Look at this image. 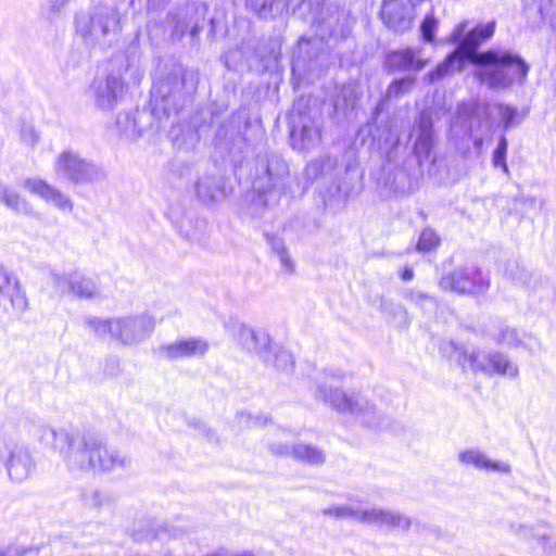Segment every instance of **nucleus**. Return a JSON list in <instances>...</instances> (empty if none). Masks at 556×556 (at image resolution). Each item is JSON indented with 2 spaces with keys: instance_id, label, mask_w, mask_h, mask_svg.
<instances>
[{
  "instance_id": "f257e3e1",
  "label": "nucleus",
  "mask_w": 556,
  "mask_h": 556,
  "mask_svg": "<svg viewBox=\"0 0 556 556\" xmlns=\"http://www.w3.org/2000/svg\"><path fill=\"white\" fill-rule=\"evenodd\" d=\"M249 212L262 216L266 208L277 205L281 197L292 193L289 166L283 157L270 152L257 155L252 174Z\"/></svg>"
},
{
  "instance_id": "f03ea898",
  "label": "nucleus",
  "mask_w": 556,
  "mask_h": 556,
  "mask_svg": "<svg viewBox=\"0 0 556 556\" xmlns=\"http://www.w3.org/2000/svg\"><path fill=\"white\" fill-rule=\"evenodd\" d=\"M466 27V23H460L454 28L450 40L457 43L455 50L425 76L426 81L433 84L455 71H462L465 63L479 66L477 75L481 81L484 80L486 52L479 51V48L486 40V25H478L465 34Z\"/></svg>"
},
{
  "instance_id": "7ed1b4c3",
  "label": "nucleus",
  "mask_w": 556,
  "mask_h": 556,
  "mask_svg": "<svg viewBox=\"0 0 556 556\" xmlns=\"http://www.w3.org/2000/svg\"><path fill=\"white\" fill-rule=\"evenodd\" d=\"M346 372L340 368H328L323 372V380L317 383L315 397L329 404L333 409L350 414L359 422L369 428L383 426V416L361 393H348L339 388L327 386V380L343 381Z\"/></svg>"
},
{
  "instance_id": "20e7f679",
  "label": "nucleus",
  "mask_w": 556,
  "mask_h": 556,
  "mask_svg": "<svg viewBox=\"0 0 556 556\" xmlns=\"http://www.w3.org/2000/svg\"><path fill=\"white\" fill-rule=\"evenodd\" d=\"M199 73L194 70L175 67L165 78L154 84L151 91L152 114L156 117L177 113L187 99L197 90Z\"/></svg>"
},
{
  "instance_id": "39448f33",
  "label": "nucleus",
  "mask_w": 556,
  "mask_h": 556,
  "mask_svg": "<svg viewBox=\"0 0 556 556\" xmlns=\"http://www.w3.org/2000/svg\"><path fill=\"white\" fill-rule=\"evenodd\" d=\"M85 324L100 338L110 336L125 345H137L154 330L155 320L147 313L123 317L101 319L86 317Z\"/></svg>"
},
{
  "instance_id": "423d86ee",
  "label": "nucleus",
  "mask_w": 556,
  "mask_h": 556,
  "mask_svg": "<svg viewBox=\"0 0 556 556\" xmlns=\"http://www.w3.org/2000/svg\"><path fill=\"white\" fill-rule=\"evenodd\" d=\"M119 21V13L114 5L100 3L76 14L75 30L85 43L102 45L118 34Z\"/></svg>"
},
{
  "instance_id": "0eeeda50",
  "label": "nucleus",
  "mask_w": 556,
  "mask_h": 556,
  "mask_svg": "<svg viewBox=\"0 0 556 556\" xmlns=\"http://www.w3.org/2000/svg\"><path fill=\"white\" fill-rule=\"evenodd\" d=\"M529 71L520 55L500 48L489 49V89L505 91L523 86Z\"/></svg>"
},
{
  "instance_id": "6e6552de",
  "label": "nucleus",
  "mask_w": 556,
  "mask_h": 556,
  "mask_svg": "<svg viewBox=\"0 0 556 556\" xmlns=\"http://www.w3.org/2000/svg\"><path fill=\"white\" fill-rule=\"evenodd\" d=\"M290 138L293 149L305 151L319 144L321 140V114L311 108L309 100L294 101L290 114Z\"/></svg>"
},
{
  "instance_id": "1a4fd4ad",
  "label": "nucleus",
  "mask_w": 556,
  "mask_h": 556,
  "mask_svg": "<svg viewBox=\"0 0 556 556\" xmlns=\"http://www.w3.org/2000/svg\"><path fill=\"white\" fill-rule=\"evenodd\" d=\"M64 444L60 446V454L71 470H91L96 462V453L100 448V437L86 431L71 430L63 433ZM106 460H99L102 466L108 467Z\"/></svg>"
},
{
  "instance_id": "9d476101",
  "label": "nucleus",
  "mask_w": 556,
  "mask_h": 556,
  "mask_svg": "<svg viewBox=\"0 0 556 556\" xmlns=\"http://www.w3.org/2000/svg\"><path fill=\"white\" fill-rule=\"evenodd\" d=\"M526 117V111H520L518 108L504 102H494L489 105V121L503 131L492 155V165L495 169L502 170L507 178H509V169L506 163L508 142L505 132L521 125Z\"/></svg>"
},
{
  "instance_id": "9b49d317",
  "label": "nucleus",
  "mask_w": 556,
  "mask_h": 556,
  "mask_svg": "<svg viewBox=\"0 0 556 556\" xmlns=\"http://www.w3.org/2000/svg\"><path fill=\"white\" fill-rule=\"evenodd\" d=\"M54 170L58 177L76 185L99 181L105 176L100 166L72 150H65L58 156Z\"/></svg>"
},
{
  "instance_id": "f8f14e48",
  "label": "nucleus",
  "mask_w": 556,
  "mask_h": 556,
  "mask_svg": "<svg viewBox=\"0 0 556 556\" xmlns=\"http://www.w3.org/2000/svg\"><path fill=\"white\" fill-rule=\"evenodd\" d=\"M0 460L4 465L9 478L17 483L30 478L37 468L30 450L21 444L5 445L0 451Z\"/></svg>"
},
{
  "instance_id": "ddd939ff",
  "label": "nucleus",
  "mask_w": 556,
  "mask_h": 556,
  "mask_svg": "<svg viewBox=\"0 0 556 556\" xmlns=\"http://www.w3.org/2000/svg\"><path fill=\"white\" fill-rule=\"evenodd\" d=\"M96 108L112 111L125 93V81L121 71L110 72L105 77H98L90 86Z\"/></svg>"
},
{
  "instance_id": "4468645a",
  "label": "nucleus",
  "mask_w": 556,
  "mask_h": 556,
  "mask_svg": "<svg viewBox=\"0 0 556 556\" xmlns=\"http://www.w3.org/2000/svg\"><path fill=\"white\" fill-rule=\"evenodd\" d=\"M50 277L53 287L61 294H73L80 299H93L100 294L96 281L78 271L65 274L52 270Z\"/></svg>"
},
{
  "instance_id": "2eb2a0df",
  "label": "nucleus",
  "mask_w": 556,
  "mask_h": 556,
  "mask_svg": "<svg viewBox=\"0 0 556 556\" xmlns=\"http://www.w3.org/2000/svg\"><path fill=\"white\" fill-rule=\"evenodd\" d=\"M205 5L195 3L187 4L177 11L168 13V23L172 25V36L175 39L182 38L187 33L191 38L198 37L204 21Z\"/></svg>"
},
{
  "instance_id": "dca6fc26",
  "label": "nucleus",
  "mask_w": 556,
  "mask_h": 556,
  "mask_svg": "<svg viewBox=\"0 0 556 556\" xmlns=\"http://www.w3.org/2000/svg\"><path fill=\"white\" fill-rule=\"evenodd\" d=\"M476 126H481L476 113V105L472 103L459 104L450 127L452 138L457 141H464L467 138L472 139L476 147H481L483 138L478 136Z\"/></svg>"
},
{
  "instance_id": "f3484780",
  "label": "nucleus",
  "mask_w": 556,
  "mask_h": 556,
  "mask_svg": "<svg viewBox=\"0 0 556 556\" xmlns=\"http://www.w3.org/2000/svg\"><path fill=\"white\" fill-rule=\"evenodd\" d=\"M380 15L389 29L404 33L413 25V2L412 0H383Z\"/></svg>"
},
{
  "instance_id": "a211bd4d",
  "label": "nucleus",
  "mask_w": 556,
  "mask_h": 556,
  "mask_svg": "<svg viewBox=\"0 0 556 556\" xmlns=\"http://www.w3.org/2000/svg\"><path fill=\"white\" fill-rule=\"evenodd\" d=\"M210 349L208 342L202 337L180 338L160 346V354L169 361L204 357Z\"/></svg>"
},
{
  "instance_id": "6ab92c4d",
  "label": "nucleus",
  "mask_w": 556,
  "mask_h": 556,
  "mask_svg": "<svg viewBox=\"0 0 556 556\" xmlns=\"http://www.w3.org/2000/svg\"><path fill=\"white\" fill-rule=\"evenodd\" d=\"M413 132L415 136L414 153L418 163L422 164L431 159L432 150L437 143L432 117L428 111L419 113Z\"/></svg>"
},
{
  "instance_id": "aec40b11",
  "label": "nucleus",
  "mask_w": 556,
  "mask_h": 556,
  "mask_svg": "<svg viewBox=\"0 0 556 556\" xmlns=\"http://www.w3.org/2000/svg\"><path fill=\"white\" fill-rule=\"evenodd\" d=\"M238 343L247 352L260 356L263 362L271 361L270 337L265 330L242 324L238 328Z\"/></svg>"
},
{
  "instance_id": "412c9836",
  "label": "nucleus",
  "mask_w": 556,
  "mask_h": 556,
  "mask_svg": "<svg viewBox=\"0 0 556 556\" xmlns=\"http://www.w3.org/2000/svg\"><path fill=\"white\" fill-rule=\"evenodd\" d=\"M269 450L274 455H291L296 460L308 464L311 466L321 465L326 460V455L324 451L312 444L298 443L294 444L293 446H290L286 443L275 441L269 444Z\"/></svg>"
},
{
  "instance_id": "4be33fe9",
  "label": "nucleus",
  "mask_w": 556,
  "mask_h": 556,
  "mask_svg": "<svg viewBox=\"0 0 556 556\" xmlns=\"http://www.w3.org/2000/svg\"><path fill=\"white\" fill-rule=\"evenodd\" d=\"M441 352L450 358H455L464 369H470L473 372L485 370V355L475 349L464 348L451 340L441 344Z\"/></svg>"
},
{
  "instance_id": "5701e85b",
  "label": "nucleus",
  "mask_w": 556,
  "mask_h": 556,
  "mask_svg": "<svg viewBox=\"0 0 556 556\" xmlns=\"http://www.w3.org/2000/svg\"><path fill=\"white\" fill-rule=\"evenodd\" d=\"M249 116L245 110H240L232 114L229 119L219 126L215 136V143L227 151L242 139V126L247 127Z\"/></svg>"
},
{
  "instance_id": "b1692460",
  "label": "nucleus",
  "mask_w": 556,
  "mask_h": 556,
  "mask_svg": "<svg viewBox=\"0 0 556 556\" xmlns=\"http://www.w3.org/2000/svg\"><path fill=\"white\" fill-rule=\"evenodd\" d=\"M481 279V271L476 266H466L444 277L441 286L459 293H475L480 288Z\"/></svg>"
},
{
  "instance_id": "393cba45",
  "label": "nucleus",
  "mask_w": 556,
  "mask_h": 556,
  "mask_svg": "<svg viewBox=\"0 0 556 556\" xmlns=\"http://www.w3.org/2000/svg\"><path fill=\"white\" fill-rule=\"evenodd\" d=\"M365 523L386 527L389 530L399 529L408 531L412 518L397 510L371 507L366 508Z\"/></svg>"
},
{
  "instance_id": "a878e982",
  "label": "nucleus",
  "mask_w": 556,
  "mask_h": 556,
  "mask_svg": "<svg viewBox=\"0 0 556 556\" xmlns=\"http://www.w3.org/2000/svg\"><path fill=\"white\" fill-rule=\"evenodd\" d=\"M420 51L413 48L392 50L387 53L384 65L389 72H418L427 65V61L419 56Z\"/></svg>"
},
{
  "instance_id": "bb28decb",
  "label": "nucleus",
  "mask_w": 556,
  "mask_h": 556,
  "mask_svg": "<svg viewBox=\"0 0 556 556\" xmlns=\"http://www.w3.org/2000/svg\"><path fill=\"white\" fill-rule=\"evenodd\" d=\"M23 187L33 194H36L47 202L52 203L61 211L70 213L73 210V203L71 199L59 189L47 184L45 180L39 178H27L23 182Z\"/></svg>"
},
{
  "instance_id": "cd10ccee",
  "label": "nucleus",
  "mask_w": 556,
  "mask_h": 556,
  "mask_svg": "<svg viewBox=\"0 0 556 556\" xmlns=\"http://www.w3.org/2000/svg\"><path fill=\"white\" fill-rule=\"evenodd\" d=\"M194 190L199 201L205 205L219 202L227 195L224 178L212 174L201 175L194 184Z\"/></svg>"
},
{
  "instance_id": "c85d7f7f",
  "label": "nucleus",
  "mask_w": 556,
  "mask_h": 556,
  "mask_svg": "<svg viewBox=\"0 0 556 556\" xmlns=\"http://www.w3.org/2000/svg\"><path fill=\"white\" fill-rule=\"evenodd\" d=\"M313 49V45L311 41H306L301 39L299 42L298 53L294 55L292 61V74L296 76L299 79L309 80L315 75H319V55H315L313 59L309 55L311 50Z\"/></svg>"
},
{
  "instance_id": "c756f323",
  "label": "nucleus",
  "mask_w": 556,
  "mask_h": 556,
  "mask_svg": "<svg viewBox=\"0 0 556 556\" xmlns=\"http://www.w3.org/2000/svg\"><path fill=\"white\" fill-rule=\"evenodd\" d=\"M523 3L528 18H533V23L548 21L556 33V0H523Z\"/></svg>"
},
{
  "instance_id": "7c9ffc66",
  "label": "nucleus",
  "mask_w": 556,
  "mask_h": 556,
  "mask_svg": "<svg viewBox=\"0 0 556 556\" xmlns=\"http://www.w3.org/2000/svg\"><path fill=\"white\" fill-rule=\"evenodd\" d=\"M292 0H247V7L262 20L283 16Z\"/></svg>"
},
{
  "instance_id": "2f4dec72",
  "label": "nucleus",
  "mask_w": 556,
  "mask_h": 556,
  "mask_svg": "<svg viewBox=\"0 0 556 556\" xmlns=\"http://www.w3.org/2000/svg\"><path fill=\"white\" fill-rule=\"evenodd\" d=\"M175 227L189 241L203 242L205 240L207 230L205 219L185 215L175 223Z\"/></svg>"
},
{
  "instance_id": "473e14b6",
  "label": "nucleus",
  "mask_w": 556,
  "mask_h": 556,
  "mask_svg": "<svg viewBox=\"0 0 556 556\" xmlns=\"http://www.w3.org/2000/svg\"><path fill=\"white\" fill-rule=\"evenodd\" d=\"M67 429H54L43 422L33 424L29 433L46 446L53 447L60 452V446L64 444L63 433H70Z\"/></svg>"
},
{
  "instance_id": "72a5a7b5",
  "label": "nucleus",
  "mask_w": 556,
  "mask_h": 556,
  "mask_svg": "<svg viewBox=\"0 0 556 556\" xmlns=\"http://www.w3.org/2000/svg\"><path fill=\"white\" fill-rule=\"evenodd\" d=\"M494 341L504 348L517 349V348H530V341L532 337L527 333H520L515 328L508 326H501L498 331L493 334Z\"/></svg>"
},
{
  "instance_id": "f704fd0d",
  "label": "nucleus",
  "mask_w": 556,
  "mask_h": 556,
  "mask_svg": "<svg viewBox=\"0 0 556 556\" xmlns=\"http://www.w3.org/2000/svg\"><path fill=\"white\" fill-rule=\"evenodd\" d=\"M106 460L109 463L108 467L101 465V463L94 462V466H92L91 470H101V471H110L116 468L125 467L128 464V459L125 456H122L117 451L110 450L103 443L100 438V448L99 452L96 453V460Z\"/></svg>"
},
{
  "instance_id": "c9c22d12",
  "label": "nucleus",
  "mask_w": 556,
  "mask_h": 556,
  "mask_svg": "<svg viewBox=\"0 0 556 556\" xmlns=\"http://www.w3.org/2000/svg\"><path fill=\"white\" fill-rule=\"evenodd\" d=\"M497 374L508 379H516L519 376V368L516 363L503 353H493L489 355V371Z\"/></svg>"
},
{
  "instance_id": "e433bc0d",
  "label": "nucleus",
  "mask_w": 556,
  "mask_h": 556,
  "mask_svg": "<svg viewBox=\"0 0 556 556\" xmlns=\"http://www.w3.org/2000/svg\"><path fill=\"white\" fill-rule=\"evenodd\" d=\"M323 514L337 519L351 518L365 523L366 508L355 504L333 505L325 508Z\"/></svg>"
},
{
  "instance_id": "4c0bfd02",
  "label": "nucleus",
  "mask_w": 556,
  "mask_h": 556,
  "mask_svg": "<svg viewBox=\"0 0 556 556\" xmlns=\"http://www.w3.org/2000/svg\"><path fill=\"white\" fill-rule=\"evenodd\" d=\"M0 202L16 213L29 214L31 212L27 202L15 190L5 185H0Z\"/></svg>"
},
{
  "instance_id": "58836bf2",
  "label": "nucleus",
  "mask_w": 556,
  "mask_h": 556,
  "mask_svg": "<svg viewBox=\"0 0 556 556\" xmlns=\"http://www.w3.org/2000/svg\"><path fill=\"white\" fill-rule=\"evenodd\" d=\"M403 298L418 306L420 309L425 312H433L435 311L438 303L434 296L431 294L424 292L418 289L408 288L405 289L402 293Z\"/></svg>"
},
{
  "instance_id": "ea45409f",
  "label": "nucleus",
  "mask_w": 556,
  "mask_h": 556,
  "mask_svg": "<svg viewBox=\"0 0 556 556\" xmlns=\"http://www.w3.org/2000/svg\"><path fill=\"white\" fill-rule=\"evenodd\" d=\"M459 465L466 468H473L477 470L486 469V455L483 451L475 447H469L460 451L457 455Z\"/></svg>"
},
{
  "instance_id": "a19ab883",
  "label": "nucleus",
  "mask_w": 556,
  "mask_h": 556,
  "mask_svg": "<svg viewBox=\"0 0 556 556\" xmlns=\"http://www.w3.org/2000/svg\"><path fill=\"white\" fill-rule=\"evenodd\" d=\"M504 275H506L515 283L520 286L528 285L531 279L530 270H528L526 266L517 258L507 261L504 269Z\"/></svg>"
},
{
  "instance_id": "79ce46f5",
  "label": "nucleus",
  "mask_w": 556,
  "mask_h": 556,
  "mask_svg": "<svg viewBox=\"0 0 556 556\" xmlns=\"http://www.w3.org/2000/svg\"><path fill=\"white\" fill-rule=\"evenodd\" d=\"M265 363L273 365L277 370L283 372L291 371L294 365L291 353L277 345H271V361Z\"/></svg>"
},
{
  "instance_id": "37998d69",
  "label": "nucleus",
  "mask_w": 556,
  "mask_h": 556,
  "mask_svg": "<svg viewBox=\"0 0 556 556\" xmlns=\"http://www.w3.org/2000/svg\"><path fill=\"white\" fill-rule=\"evenodd\" d=\"M14 282L15 286H12L8 288V291H5V296L10 298V302L12 305V308L18 313L22 314L27 311L28 308V300L25 294V292L22 290L21 285L16 276L14 275Z\"/></svg>"
},
{
  "instance_id": "c03bdc74",
  "label": "nucleus",
  "mask_w": 556,
  "mask_h": 556,
  "mask_svg": "<svg viewBox=\"0 0 556 556\" xmlns=\"http://www.w3.org/2000/svg\"><path fill=\"white\" fill-rule=\"evenodd\" d=\"M415 85V78L407 76L394 79L387 89L386 98L399 99L408 93Z\"/></svg>"
},
{
  "instance_id": "a18cd8bd",
  "label": "nucleus",
  "mask_w": 556,
  "mask_h": 556,
  "mask_svg": "<svg viewBox=\"0 0 556 556\" xmlns=\"http://www.w3.org/2000/svg\"><path fill=\"white\" fill-rule=\"evenodd\" d=\"M302 8H309L312 12L313 23L323 24L327 21L325 10L328 12L329 8L326 5L325 0H303Z\"/></svg>"
},
{
  "instance_id": "49530a36",
  "label": "nucleus",
  "mask_w": 556,
  "mask_h": 556,
  "mask_svg": "<svg viewBox=\"0 0 556 556\" xmlns=\"http://www.w3.org/2000/svg\"><path fill=\"white\" fill-rule=\"evenodd\" d=\"M439 240L438 235L432 229L426 228L419 236L417 250L420 252H428L439 244Z\"/></svg>"
},
{
  "instance_id": "de8ad7c7",
  "label": "nucleus",
  "mask_w": 556,
  "mask_h": 556,
  "mask_svg": "<svg viewBox=\"0 0 556 556\" xmlns=\"http://www.w3.org/2000/svg\"><path fill=\"white\" fill-rule=\"evenodd\" d=\"M21 140L23 143L34 148L39 142L40 135L34 126L24 124L21 128Z\"/></svg>"
},
{
  "instance_id": "09e8293b",
  "label": "nucleus",
  "mask_w": 556,
  "mask_h": 556,
  "mask_svg": "<svg viewBox=\"0 0 556 556\" xmlns=\"http://www.w3.org/2000/svg\"><path fill=\"white\" fill-rule=\"evenodd\" d=\"M435 27H437V22L433 17L431 16H427L421 25H420V31H421V35H422V39L426 41V42H432L433 39H434V34H435Z\"/></svg>"
},
{
  "instance_id": "8fccbe9b",
  "label": "nucleus",
  "mask_w": 556,
  "mask_h": 556,
  "mask_svg": "<svg viewBox=\"0 0 556 556\" xmlns=\"http://www.w3.org/2000/svg\"><path fill=\"white\" fill-rule=\"evenodd\" d=\"M125 74L129 75L132 85H138L143 76L141 68L135 63L130 62L128 58L125 67Z\"/></svg>"
},
{
  "instance_id": "3c124183",
  "label": "nucleus",
  "mask_w": 556,
  "mask_h": 556,
  "mask_svg": "<svg viewBox=\"0 0 556 556\" xmlns=\"http://www.w3.org/2000/svg\"><path fill=\"white\" fill-rule=\"evenodd\" d=\"M105 497L99 491H91L90 493L85 495V504L92 508H98L102 506Z\"/></svg>"
},
{
  "instance_id": "603ef678",
  "label": "nucleus",
  "mask_w": 556,
  "mask_h": 556,
  "mask_svg": "<svg viewBox=\"0 0 556 556\" xmlns=\"http://www.w3.org/2000/svg\"><path fill=\"white\" fill-rule=\"evenodd\" d=\"M278 258L280 261V265L287 275H292L295 271V264L290 256L289 252L282 253L278 255Z\"/></svg>"
},
{
  "instance_id": "864d4df0",
  "label": "nucleus",
  "mask_w": 556,
  "mask_h": 556,
  "mask_svg": "<svg viewBox=\"0 0 556 556\" xmlns=\"http://www.w3.org/2000/svg\"><path fill=\"white\" fill-rule=\"evenodd\" d=\"M68 0H47L46 10L49 13L58 14L67 4Z\"/></svg>"
},
{
  "instance_id": "5fc2aeb1",
  "label": "nucleus",
  "mask_w": 556,
  "mask_h": 556,
  "mask_svg": "<svg viewBox=\"0 0 556 556\" xmlns=\"http://www.w3.org/2000/svg\"><path fill=\"white\" fill-rule=\"evenodd\" d=\"M125 119H126V122L128 124H131L132 129H130L128 126H125V127L122 126V117L121 116L117 117L116 124H117V126L119 127V129H121V131L123 134H125L126 136L130 137V136L135 135L136 121L135 119H130L128 114L125 115Z\"/></svg>"
},
{
  "instance_id": "6e6d98bb",
  "label": "nucleus",
  "mask_w": 556,
  "mask_h": 556,
  "mask_svg": "<svg viewBox=\"0 0 556 556\" xmlns=\"http://www.w3.org/2000/svg\"><path fill=\"white\" fill-rule=\"evenodd\" d=\"M170 0H147V9L149 12H159L167 7Z\"/></svg>"
},
{
  "instance_id": "4d7b16f0",
  "label": "nucleus",
  "mask_w": 556,
  "mask_h": 556,
  "mask_svg": "<svg viewBox=\"0 0 556 556\" xmlns=\"http://www.w3.org/2000/svg\"><path fill=\"white\" fill-rule=\"evenodd\" d=\"M270 247L277 256L288 252V249L286 248L283 240L277 237H273L270 239Z\"/></svg>"
},
{
  "instance_id": "13d9d810",
  "label": "nucleus",
  "mask_w": 556,
  "mask_h": 556,
  "mask_svg": "<svg viewBox=\"0 0 556 556\" xmlns=\"http://www.w3.org/2000/svg\"><path fill=\"white\" fill-rule=\"evenodd\" d=\"M495 470L503 473H509L510 472V466L509 464L505 462H491L489 459V470Z\"/></svg>"
},
{
  "instance_id": "bf43d9fd",
  "label": "nucleus",
  "mask_w": 556,
  "mask_h": 556,
  "mask_svg": "<svg viewBox=\"0 0 556 556\" xmlns=\"http://www.w3.org/2000/svg\"><path fill=\"white\" fill-rule=\"evenodd\" d=\"M235 53L236 51H228L222 56V60L224 61V64L228 70L235 68V65L232 64V55Z\"/></svg>"
},
{
  "instance_id": "052dcab7",
  "label": "nucleus",
  "mask_w": 556,
  "mask_h": 556,
  "mask_svg": "<svg viewBox=\"0 0 556 556\" xmlns=\"http://www.w3.org/2000/svg\"><path fill=\"white\" fill-rule=\"evenodd\" d=\"M520 202L523 204V205H527L528 207L530 208H535L536 206V199L533 198V197H526V198H521L520 199Z\"/></svg>"
},
{
  "instance_id": "680f3d73",
  "label": "nucleus",
  "mask_w": 556,
  "mask_h": 556,
  "mask_svg": "<svg viewBox=\"0 0 556 556\" xmlns=\"http://www.w3.org/2000/svg\"><path fill=\"white\" fill-rule=\"evenodd\" d=\"M401 278L404 280V281H409L414 278V271L412 268L409 267H405L401 274Z\"/></svg>"
},
{
  "instance_id": "e2e57ef3",
  "label": "nucleus",
  "mask_w": 556,
  "mask_h": 556,
  "mask_svg": "<svg viewBox=\"0 0 556 556\" xmlns=\"http://www.w3.org/2000/svg\"><path fill=\"white\" fill-rule=\"evenodd\" d=\"M519 534L522 535L525 539L532 538V530L528 527H520Z\"/></svg>"
},
{
  "instance_id": "0e129e2a",
  "label": "nucleus",
  "mask_w": 556,
  "mask_h": 556,
  "mask_svg": "<svg viewBox=\"0 0 556 556\" xmlns=\"http://www.w3.org/2000/svg\"><path fill=\"white\" fill-rule=\"evenodd\" d=\"M203 431H204L205 437H206L210 441H212V440L214 439V433H213V431H212L211 429H206V428H204V430H203Z\"/></svg>"
},
{
  "instance_id": "69168bd1",
  "label": "nucleus",
  "mask_w": 556,
  "mask_h": 556,
  "mask_svg": "<svg viewBox=\"0 0 556 556\" xmlns=\"http://www.w3.org/2000/svg\"><path fill=\"white\" fill-rule=\"evenodd\" d=\"M494 25H495V23H494V22H489V30H488L489 38H491V37H492V35H493V31H494Z\"/></svg>"
},
{
  "instance_id": "338daca9",
  "label": "nucleus",
  "mask_w": 556,
  "mask_h": 556,
  "mask_svg": "<svg viewBox=\"0 0 556 556\" xmlns=\"http://www.w3.org/2000/svg\"><path fill=\"white\" fill-rule=\"evenodd\" d=\"M249 420H250V424H253V425H256V424L258 422V418H253V419H251V418L249 417Z\"/></svg>"
},
{
  "instance_id": "774afa93",
  "label": "nucleus",
  "mask_w": 556,
  "mask_h": 556,
  "mask_svg": "<svg viewBox=\"0 0 556 556\" xmlns=\"http://www.w3.org/2000/svg\"><path fill=\"white\" fill-rule=\"evenodd\" d=\"M238 556H253V555H252V554H250V553H243V554H240V555H238Z\"/></svg>"
}]
</instances>
